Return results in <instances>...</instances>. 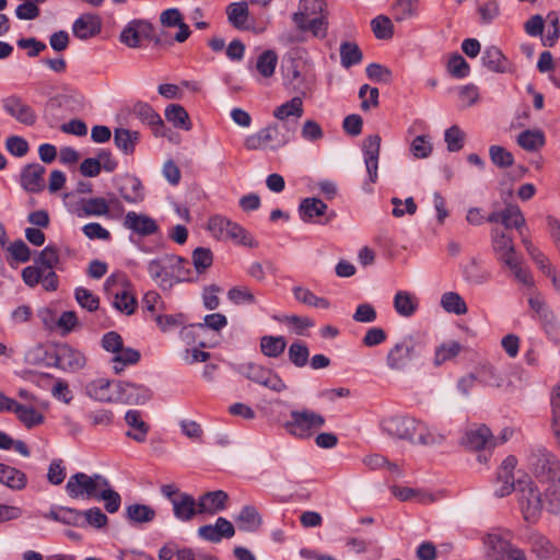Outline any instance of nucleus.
<instances>
[{
  "label": "nucleus",
  "mask_w": 560,
  "mask_h": 560,
  "mask_svg": "<svg viewBox=\"0 0 560 560\" xmlns=\"http://www.w3.org/2000/svg\"><path fill=\"white\" fill-rule=\"evenodd\" d=\"M527 469L540 483H560V459L545 446H534L526 456Z\"/></svg>",
  "instance_id": "f257e3e1"
},
{
  "label": "nucleus",
  "mask_w": 560,
  "mask_h": 560,
  "mask_svg": "<svg viewBox=\"0 0 560 560\" xmlns=\"http://www.w3.org/2000/svg\"><path fill=\"white\" fill-rule=\"evenodd\" d=\"M517 503L523 518L535 524L541 517L545 503L537 483L530 478L518 479L516 485Z\"/></svg>",
  "instance_id": "f03ea898"
},
{
  "label": "nucleus",
  "mask_w": 560,
  "mask_h": 560,
  "mask_svg": "<svg viewBox=\"0 0 560 560\" xmlns=\"http://www.w3.org/2000/svg\"><path fill=\"white\" fill-rule=\"evenodd\" d=\"M207 229L218 241H232L249 248L257 247L258 245L247 230L220 214H215L209 219Z\"/></svg>",
  "instance_id": "7ed1b4c3"
},
{
  "label": "nucleus",
  "mask_w": 560,
  "mask_h": 560,
  "mask_svg": "<svg viewBox=\"0 0 560 560\" xmlns=\"http://www.w3.org/2000/svg\"><path fill=\"white\" fill-rule=\"evenodd\" d=\"M290 420L284 422L283 428L287 432L299 439H308L314 432L322 429L325 423V417L311 409L292 410Z\"/></svg>",
  "instance_id": "20e7f679"
},
{
  "label": "nucleus",
  "mask_w": 560,
  "mask_h": 560,
  "mask_svg": "<svg viewBox=\"0 0 560 560\" xmlns=\"http://www.w3.org/2000/svg\"><path fill=\"white\" fill-rule=\"evenodd\" d=\"M421 355V343L413 336L400 338L387 352L386 365L389 370L404 372L410 362Z\"/></svg>",
  "instance_id": "39448f33"
},
{
  "label": "nucleus",
  "mask_w": 560,
  "mask_h": 560,
  "mask_svg": "<svg viewBox=\"0 0 560 560\" xmlns=\"http://www.w3.org/2000/svg\"><path fill=\"white\" fill-rule=\"evenodd\" d=\"M107 486V479L102 475L92 476L84 472H77L69 477L66 483V492L71 499H97L98 494Z\"/></svg>",
  "instance_id": "423d86ee"
},
{
  "label": "nucleus",
  "mask_w": 560,
  "mask_h": 560,
  "mask_svg": "<svg viewBox=\"0 0 560 560\" xmlns=\"http://www.w3.org/2000/svg\"><path fill=\"white\" fill-rule=\"evenodd\" d=\"M307 0H301L299 11L293 14V22L300 31H310L315 37L324 38L327 34V21L324 16L311 19Z\"/></svg>",
  "instance_id": "0eeeda50"
},
{
  "label": "nucleus",
  "mask_w": 560,
  "mask_h": 560,
  "mask_svg": "<svg viewBox=\"0 0 560 560\" xmlns=\"http://www.w3.org/2000/svg\"><path fill=\"white\" fill-rule=\"evenodd\" d=\"M486 545L489 560H527L523 550L498 535H488Z\"/></svg>",
  "instance_id": "6e6552de"
},
{
  "label": "nucleus",
  "mask_w": 560,
  "mask_h": 560,
  "mask_svg": "<svg viewBox=\"0 0 560 560\" xmlns=\"http://www.w3.org/2000/svg\"><path fill=\"white\" fill-rule=\"evenodd\" d=\"M56 366L66 372H78L86 364L85 354L68 343H61L55 351Z\"/></svg>",
  "instance_id": "1a4fd4ad"
},
{
  "label": "nucleus",
  "mask_w": 560,
  "mask_h": 560,
  "mask_svg": "<svg viewBox=\"0 0 560 560\" xmlns=\"http://www.w3.org/2000/svg\"><path fill=\"white\" fill-rule=\"evenodd\" d=\"M122 226L141 237L154 235L160 230L158 222L153 218L136 211H129L125 214Z\"/></svg>",
  "instance_id": "9d476101"
},
{
  "label": "nucleus",
  "mask_w": 560,
  "mask_h": 560,
  "mask_svg": "<svg viewBox=\"0 0 560 560\" xmlns=\"http://www.w3.org/2000/svg\"><path fill=\"white\" fill-rule=\"evenodd\" d=\"M517 465V459L515 456H508L502 464L500 465L497 471L495 486H494V494L499 498H503L512 493V491L516 490V485L513 471Z\"/></svg>",
  "instance_id": "9b49d317"
},
{
  "label": "nucleus",
  "mask_w": 560,
  "mask_h": 560,
  "mask_svg": "<svg viewBox=\"0 0 560 560\" xmlns=\"http://www.w3.org/2000/svg\"><path fill=\"white\" fill-rule=\"evenodd\" d=\"M153 27L144 20H132L121 31L119 39L129 48H138L143 39L152 36Z\"/></svg>",
  "instance_id": "f8f14e48"
},
{
  "label": "nucleus",
  "mask_w": 560,
  "mask_h": 560,
  "mask_svg": "<svg viewBox=\"0 0 560 560\" xmlns=\"http://www.w3.org/2000/svg\"><path fill=\"white\" fill-rule=\"evenodd\" d=\"M418 425V420L411 417L393 416L382 421V429L387 434L410 442L415 430Z\"/></svg>",
  "instance_id": "ddd939ff"
},
{
  "label": "nucleus",
  "mask_w": 560,
  "mask_h": 560,
  "mask_svg": "<svg viewBox=\"0 0 560 560\" xmlns=\"http://www.w3.org/2000/svg\"><path fill=\"white\" fill-rule=\"evenodd\" d=\"M295 127L290 124L273 122L262 128L267 148L277 151L285 147L293 139Z\"/></svg>",
  "instance_id": "4468645a"
},
{
  "label": "nucleus",
  "mask_w": 560,
  "mask_h": 560,
  "mask_svg": "<svg viewBox=\"0 0 560 560\" xmlns=\"http://www.w3.org/2000/svg\"><path fill=\"white\" fill-rule=\"evenodd\" d=\"M84 393L90 398L101 401L117 404L119 397L118 382H110L106 378H97L89 382L84 387Z\"/></svg>",
  "instance_id": "2eb2a0df"
},
{
  "label": "nucleus",
  "mask_w": 560,
  "mask_h": 560,
  "mask_svg": "<svg viewBox=\"0 0 560 560\" xmlns=\"http://www.w3.org/2000/svg\"><path fill=\"white\" fill-rule=\"evenodd\" d=\"M22 279L30 288L42 283L43 288L49 292L56 291L59 283L58 276L54 270L45 272V270L36 264L27 266L22 270Z\"/></svg>",
  "instance_id": "dca6fc26"
},
{
  "label": "nucleus",
  "mask_w": 560,
  "mask_h": 560,
  "mask_svg": "<svg viewBox=\"0 0 560 560\" xmlns=\"http://www.w3.org/2000/svg\"><path fill=\"white\" fill-rule=\"evenodd\" d=\"M2 107L8 115L25 126H33L36 122L35 110L19 96L3 98Z\"/></svg>",
  "instance_id": "f3484780"
},
{
  "label": "nucleus",
  "mask_w": 560,
  "mask_h": 560,
  "mask_svg": "<svg viewBox=\"0 0 560 560\" xmlns=\"http://www.w3.org/2000/svg\"><path fill=\"white\" fill-rule=\"evenodd\" d=\"M478 383L483 386H490L495 388H509L512 386V382L509 378L506 370L497 369L495 366L483 363L475 368Z\"/></svg>",
  "instance_id": "a211bd4d"
},
{
  "label": "nucleus",
  "mask_w": 560,
  "mask_h": 560,
  "mask_svg": "<svg viewBox=\"0 0 560 560\" xmlns=\"http://www.w3.org/2000/svg\"><path fill=\"white\" fill-rule=\"evenodd\" d=\"M119 397L117 404L142 405L152 397V390L140 384L118 381Z\"/></svg>",
  "instance_id": "6ab92c4d"
},
{
  "label": "nucleus",
  "mask_w": 560,
  "mask_h": 560,
  "mask_svg": "<svg viewBox=\"0 0 560 560\" xmlns=\"http://www.w3.org/2000/svg\"><path fill=\"white\" fill-rule=\"evenodd\" d=\"M363 154L369 180L375 183L377 180L378 158L381 152V137L371 135L363 142Z\"/></svg>",
  "instance_id": "aec40b11"
},
{
  "label": "nucleus",
  "mask_w": 560,
  "mask_h": 560,
  "mask_svg": "<svg viewBox=\"0 0 560 560\" xmlns=\"http://www.w3.org/2000/svg\"><path fill=\"white\" fill-rule=\"evenodd\" d=\"M234 534L233 524L224 517H219L214 524L203 525L198 529V535L211 542H219L222 538H231Z\"/></svg>",
  "instance_id": "412c9836"
},
{
  "label": "nucleus",
  "mask_w": 560,
  "mask_h": 560,
  "mask_svg": "<svg viewBox=\"0 0 560 560\" xmlns=\"http://www.w3.org/2000/svg\"><path fill=\"white\" fill-rule=\"evenodd\" d=\"M463 444L469 450L479 451L493 447L497 443L490 429L486 425H480L467 430Z\"/></svg>",
  "instance_id": "4be33fe9"
},
{
  "label": "nucleus",
  "mask_w": 560,
  "mask_h": 560,
  "mask_svg": "<svg viewBox=\"0 0 560 560\" xmlns=\"http://www.w3.org/2000/svg\"><path fill=\"white\" fill-rule=\"evenodd\" d=\"M101 30L102 21L96 14H82L72 25L73 35L82 40L98 35Z\"/></svg>",
  "instance_id": "5701e85b"
},
{
  "label": "nucleus",
  "mask_w": 560,
  "mask_h": 560,
  "mask_svg": "<svg viewBox=\"0 0 560 560\" xmlns=\"http://www.w3.org/2000/svg\"><path fill=\"white\" fill-rule=\"evenodd\" d=\"M420 301L418 296L409 291L399 290L393 299L395 312L404 318L412 317L419 310Z\"/></svg>",
  "instance_id": "b1692460"
},
{
  "label": "nucleus",
  "mask_w": 560,
  "mask_h": 560,
  "mask_svg": "<svg viewBox=\"0 0 560 560\" xmlns=\"http://www.w3.org/2000/svg\"><path fill=\"white\" fill-rule=\"evenodd\" d=\"M528 542L533 553L539 560H560V550L544 535L532 534L528 537Z\"/></svg>",
  "instance_id": "393cba45"
},
{
  "label": "nucleus",
  "mask_w": 560,
  "mask_h": 560,
  "mask_svg": "<svg viewBox=\"0 0 560 560\" xmlns=\"http://www.w3.org/2000/svg\"><path fill=\"white\" fill-rule=\"evenodd\" d=\"M45 167L38 163L24 167L21 174V184L24 189L31 192H39L44 189Z\"/></svg>",
  "instance_id": "a878e982"
},
{
  "label": "nucleus",
  "mask_w": 560,
  "mask_h": 560,
  "mask_svg": "<svg viewBox=\"0 0 560 560\" xmlns=\"http://www.w3.org/2000/svg\"><path fill=\"white\" fill-rule=\"evenodd\" d=\"M172 506L174 516L180 522H189L199 514L198 501L186 492L173 500Z\"/></svg>",
  "instance_id": "bb28decb"
},
{
  "label": "nucleus",
  "mask_w": 560,
  "mask_h": 560,
  "mask_svg": "<svg viewBox=\"0 0 560 560\" xmlns=\"http://www.w3.org/2000/svg\"><path fill=\"white\" fill-rule=\"evenodd\" d=\"M304 114L303 98L301 96H294L291 100L282 103L277 106L272 116L280 124H289L290 118H294L295 120L300 119Z\"/></svg>",
  "instance_id": "cd10ccee"
},
{
  "label": "nucleus",
  "mask_w": 560,
  "mask_h": 560,
  "mask_svg": "<svg viewBox=\"0 0 560 560\" xmlns=\"http://www.w3.org/2000/svg\"><path fill=\"white\" fill-rule=\"evenodd\" d=\"M228 493L222 490L210 491L198 499L199 514L213 515L225 509Z\"/></svg>",
  "instance_id": "c85d7f7f"
},
{
  "label": "nucleus",
  "mask_w": 560,
  "mask_h": 560,
  "mask_svg": "<svg viewBox=\"0 0 560 560\" xmlns=\"http://www.w3.org/2000/svg\"><path fill=\"white\" fill-rule=\"evenodd\" d=\"M135 115L148 124L155 137H163L164 122L161 116L147 103H137L133 108Z\"/></svg>",
  "instance_id": "c756f323"
},
{
  "label": "nucleus",
  "mask_w": 560,
  "mask_h": 560,
  "mask_svg": "<svg viewBox=\"0 0 560 560\" xmlns=\"http://www.w3.org/2000/svg\"><path fill=\"white\" fill-rule=\"evenodd\" d=\"M79 218L82 217H109V203L103 197L82 199L75 210Z\"/></svg>",
  "instance_id": "7c9ffc66"
},
{
  "label": "nucleus",
  "mask_w": 560,
  "mask_h": 560,
  "mask_svg": "<svg viewBox=\"0 0 560 560\" xmlns=\"http://www.w3.org/2000/svg\"><path fill=\"white\" fill-rule=\"evenodd\" d=\"M444 439L445 436L438 430L418 420V425L410 442L423 446H434L442 444Z\"/></svg>",
  "instance_id": "2f4dec72"
},
{
  "label": "nucleus",
  "mask_w": 560,
  "mask_h": 560,
  "mask_svg": "<svg viewBox=\"0 0 560 560\" xmlns=\"http://www.w3.org/2000/svg\"><path fill=\"white\" fill-rule=\"evenodd\" d=\"M126 423L131 428L127 436L136 442H144L149 432V425L143 421L140 411L128 410L125 416Z\"/></svg>",
  "instance_id": "473e14b6"
},
{
  "label": "nucleus",
  "mask_w": 560,
  "mask_h": 560,
  "mask_svg": "<svg viewBox=\"0 0 560 560\" xmlns=\"http://www.w3.org/2000/svg\"><path fill=\"white\" fill-rule=\"evenodd\" d=\"M481 61L492 72L503 73L509 67L506 58L495 46H489L483 50Z\"/></svg>",
  "instance_id": "72a5a7b5"
},
{
  "label": "nucleus",
  "mask_w": 560,
  "mask_h": 560,
  "mask_svg": "<svg viewBox=\"0 0 560 560\" xmlns=\"http://www.w3.org/2000/svg\"><path fill=\"white\" fill-rule=\"evenodd\" d=\"M463 275L471 284H485L491 279V272L483 268L477 258H471L464 267Z\"/></svg>",
  "instance_id": "f704fd0d"
},
{
  "label": "nucleus",
  "mask_w": 560,
  "mask_h": 560,
  "mask_svg": "<svg viewBox=\"0 0 560 560\" xmlns=\"http://www.w3.org/2000/svg\"><path fill=\"white\" fill-rule=\"evenodd\" d=\"M118 190L124 200L129 203H138L143 199L141 182L135 176H125Z\"/></svg>",
  "instance_id": "c9c22d12"
},
{
  "label": "nucleus",
  "mask_w": 560,
  "mask_h": 560,
  "mask_svg": "<svg viewBox=\"0 0 560 560\" xmlns=\"http://www.w3.org/2000/svg\"><path fill=\"white\" fill-rule=\"evenodd\" d=\"M420 0H396L392 5V14L396 22L416 19L419 14Z\"/></svg>",
  "instance_id": "e433bc0d"
},
{
  "label": "nucleus",
  "mask_w": 560,
  "mask_h": 560,
  "mask_svg": "<svg viewBox=\"0 0 560 560\" xmlns=\"http://www.w3.org/2000/svg\"><path fill=\"white\" fill-rule=\"evenodd\" d=\"M0 482L10 489L22 490L26 486V476L15 467L0 464Z\"/></svg>",
  "instance_id": "4c0bfd02"
},
{
  "label": "nucleus",
  "mask_w": 560,
  "mask_h": 560,
  "mask_svg": "<svg viewBox=\"0 0 560 560\" xmlns=\"http://www.w3.org/2000/svg\"><path fill=\"white\" fill-rule=\"evenodd\" d=\"M226 15L230 24L237 30L247 28L249 16L248 4L245 1L233 2L226 7Z\"/></svg>",
  "instance_id": "58836bf2"
},
{
  "label": "nucleus",
  "mask_w": 560,
  "mask_h": 560,
  "mask_svg": "<svg viewBox=\"0 0 560 560\" xmlns=\"http://www.w3.org/2000/svg\"><path fill=\"white\" fill-rule=\"evenodd\" d=\"M327 210V205L318 198H305L301 201L299 213L304 222H311L316 217H322Z\"/></svg>",
  "instance_id": "ea45409f"
},
{
  "label": "nucleus",
  "mask_w": 560,
  "mask_h": 560,
  "mask_svg": "<svg viewBox=\"0 0 560 560\" xmlns=\"http://www.w3.org/2000/svg\"><path fill=\"white\" fill-rule=\"evenodd\" d=\"M165 118L175 128L190 130L192 125L187 110L179 104H170L165 108Z\"/></svg>",
  "instance_id": "a19ab883"
},
{
  "label": "nucleus",
  "mask_w": 560,
  "mask_h": 560,
  "mask_svg": "<svg viewBox=\"0 0 560 560\" xmlns=\"http://www.w3.org/2000/svg\"><path fill=\"white\" fill-rule=\"evenodd\" d=\"M551 422L550 429L556 444L560 447V383L555 385L550 394Z\"/></svg>",
  "instance_id": "79ce46f5"
},
{
  "label": "nucleus",
  "mask_w": 560,
  "mask_h": 560,
  "mask_svg": "<svg viewBox=\"0 0 560 560\" xmlns=\"http://www.w3.org/2000/svg\"><path fill=\"white\" fill-rule=\"evenodd\" d=\"M238 528L245 532H255L261 525V516L256 508L246 505L236 517Z\"/></svg>",
  "instance_id": "37998d69"
},
{
  "label": "nucleus",
  "mask_w": 560,
  "mask_h": 560,
  "mask_svg": "<svg viewBox=\"0 0 560 560\" xmlns=\"http://www.w3.org/2000/svg\"><path fill=\"white\" fill-rule=\"evenodd\" d=\"M287 348V340L282 336H262L260 338V351L268 358L280 357Z\"/></svg>",
  "instance_id": "c03bdc74"
},
{
  "label": "nucleus",
  "mask_w": 560,
  "mask_h": 560,
  "mask_svg": "<svg viewBox=\"0 0 560 560\" xmlns=\"http://www.w3.org/2000/svg\"><path fill=\"white\" fill-rule=\"evenodd\" d=\"M126 517L133 524L149 523L154 520L155 511L150 505L135 503L126 508Z\"/></svg>",
  "instance_id": "a18cd8bd"
},
{
  "label": "nucleus",
  "mask_w": 560,
  "mask_h": 560,
  "mask_svg": "<svg viewBox=\"0 0 560 560\" xmlns=\"http://www.w3.org/2000/svg\"><path fill=\"white\" fill-rule=\"evenodd\" d=\"M114 141L117 148L125 154H131L139 141V132L125 128H117L114 132Z\"/></svg>",
  "instance_id": "49530a36"
},
{
  "label": "nucleus",
  "mask_w": 560,
  "mask_h": 560,
  "mask_svg": "<svg viewBox=\"0 0 560 560\" xmlns=\"http://www.w3.org/2000/svg\"><path fill=\"white\" fill-rule=\"evenodd\" d=\"M18 419L28 429L40 425L44 422V416L32 406L16 402L13 411Z\"/></svg>",
  "instance_id": "de8ad7c7"
},
{
  "label": "nucleus",
  "mask_w": 560,
  "mask_h": 560,
  "mask_svg": "<svg viewBox=\"0 0 560 560\" xmlns=\"http://www.w3.org/2000/svg\"><path fill=\"white\" fill-rule=\"evenodd\" d=\"M492 248L498 258L515 252L513 238L505 232L493 229L491 232Z\"/></svg>",
  "instance_id": "09e8293b"
},
{
  "label": "nucleus",
  "mask_w": 560,
  "mask_h": 560,
  "mask_svg": "<svg viewBox=\"0 0 560 560\" xmlns=\"http://www.w3.org/2000/svg\"><path fill=\"white\" fill-rule=\"evenodd\" d=\"M139 360V351L122 346L112 359L114 372L119 374L127 365L136 364Z\"/></svg>",
  "instance_id": "8fccbe9b"
},
{
  "label": "nucleus",
  "mask_w": 560,
  "mask_h": 560,
  "mask_svg": "<svg viewBox=\"0 0 560 560\" xmlns=\"http://www.w3.org/2000/svg\"><path fill=\"white\" fill-rule=\"evenodd\" d=\"M293 295L296 301L317 308H324L327 310L330 307V303L327 299L320 298L315 295L311 290L302 288V287H294Z\"/></svg>",
  "instance_id": "3c124183"
},
{
  "label": "nucleus",
  "mask_w": 560,
  "mask_h": 560,
  "mask_svg": "<svg viewBox=\"0 0 560 560\" xmlns=\"http://www.w3.org/2000/svg\"><path fill=\"white\" fill-rule=\"evenodd\" d=\"M517 143L527 151H537L545 145V135L541 130H525L517 137Z\"/></svg>",
  "instance_id": "603ef678"
},
{
  "label": "nucleus",
  "mask_w": 560,
  "mask_h": 560,
  "mask_svg": "<svg viewBox=\"0 0 560 560\" xmlns=\"http://www.w3.org/2000/svg\"><path fill=\"white\" fill-rule=\"evenodd\" d=\"M502 225L505 229H516L521 230L525 226V218L516 205H508L502 210Z\"/></svg>",
  "instance_id": "864d4df0"
},
{
  "label": "nucleus",
  "mask_w": 560,
  "mask_h": 560,
  "mask_svg": "<svg viewBox=\"0 0 560 560\" xmlns=\"http://www.w3.org/2000/svg\"><path fill=\"white\" fill-rule=\"evenodd\" d=\"M441 306L447 313L464 315L468 308L463 298L456 292H446L441 296Z\"/></svg>",
  "instance_id": "5fc2aeb1"
},
{
  "label": "nucleus",
  "mask_w": 560,
  "mask_h": 560,
  "mask_svg": "<svg viewBox=\"0 0 560 560\" xmlns=\"http://www.w3.org/2000/svg\"><path fill=\"white\" fill-rule=\"evenodd\" d=\"M362 58V51L355 43L345 42L340 45V59L345 68L360 63Z\"/></svg>",
  "instance_id": "6e6d98bb"
},
{
  "label": "nucleus",
  "mask_w": 560,
  "mask_h": 560,
  "mask_svg": "<svg viewBox=\"0 0 560 560\" xmlns=\"http://www.w3.org/2000/svg\"><path fill=\"white\" fill-rule=\"evenodd\" d=\"M34 262L42 267L45 272L54 270L59 264V250L56 246H46L35 258Z\"/></svg>",
  "instance_id": "4d7b16f0"
},
{
  "label": "nucleus",
  "mask_w": 560,
  "mask_h": 560,
  "mask_svg": "<svg viewBox=\"0 0 560 560\" xmlns=\"http://www.w3.org/2000/svg\"><path fill=\"white\" fill-rule=\"evenodd\" d=\"M288 357L292 364L296 368H303L306 365L310 351L307 346L303 341H294L289 346Z\"/></svg>",
  "instance_id": "13d9d810"
},
{
  "label": "nucleus",
  "mask_w": 560,
  "mask_h": 560,
  "mask_svg": "<svg viewBox=\"0 0 560 560\" xmlns=\"http://www.w3.org/2000/svg\"><path fill=\"white\" fill-rule=\"evenodd\" d=\"M372 31L377 39H389L394 35V24L386 15H377L371 21Z\"/></svg>",
  "instance_id": "bf43d9fd"
},
{
  "label": "nucleus",
  "mask_w": 560,
  "mask_h": 560,
  "mask_svg": "<svg viewBox=\"0 0 560 560\" xmlns=\"http://www.w3.org/2000/svg\"><path fill=\"white\" fill-rule=\"evenodd\" d=\"M114 301L113 306L121 313L126 315H130L135 312L137 306V301L132 294H130L127 290H119L113 293Z\"/></svg>",
  "instance_id": "052dcab7"
},
{
  "label": "nucleus",
  "mask_w": 560,
  "mask_h": 560,
  "mask_svg": "<svg viewBox=\"0 0 560 560\" xmlns=\"http://www.w3.org/2000/svg\"><path fill=\"white\" fill-rule=\"evenodd\" d=\"M462 346L457 341H448L436 348L433 363L435 366L455 358L460 352Z\"/></svg>",
  "instance_id": "680f3d73"
},
{
  "label": "nucleus",
  "mask_w": 560,
  "mask_h": 560,
  "mask_svg": "<svg viewBox=\"0 0 560 560\" xmlns=\"http://www.w3.org/2000/svg\"><path fill=\"white\" fill-rule=\"evenodd\" d=\"M278 57L275 51L266 50L257 59L256 69L264 78H270L276 70Z\"/></svg>",
  "instance_id": "e2e57ef3"
},
{
  "label": "nucleus",
  "mask_w": 560,
  "mask_h": 560,
  "mask_svg": "<svg viewBox=\"0 0 560 560\" xmlns=\"http://www.w3.org/2000/svg\"><path fill=\"white\" fill-rule=\"evenodd\" d=\"M528 305L539 322L553 313V311L546 303L542 295L536 290L530 292L528 296Z\"/></svg>",
  "instance_id": "0e129e2a"
},
{
  "label": "nucleus",
  "mask_w": 560,
  "mask_h": 560,
  "mask_svg": "<svg viewBox=\"0 0 560 560\" xmlns=\"http://www.w3.org/2000/svg\"><path fill=\"white\" fill-rule=\"evenodd\" d=\"M279 320L288 325L296 335H304V331L314 326V322L306 316L284 315Z\"/></svg>",
  "instance_id": "69168bd1"
},
{
  "label": "nucleus",
  "mask_w": 560,
  "mask_h": 560,
  "mask_svg": "<svg viewBox=\"0 0 560 560\" xmlns=\"http://www.w3.org/2000/svg\"><path fill=\"white\" fill-rule=\"evenodd\" d=\"M191 260L197 273H202L212 265L213 255L209 248L198 247L192 252Z\"/></svg>",
  "instance_id": "338daca9"
},
{
  "label": "nucleus",
  "mask_w": 560,
  "mask_h": 560,
  "mask_svg": "<svg viewBox=\"0 0 560 560\" xmlns=\"http://www.w3.org/2000/svg\"><path fill=\"white\" fill-rule=\"evenodd\" d=\"M541 327L548 339L560 347V319L555 313L540 320Z\"/></svg>",
  "instance_id": "774afa93"
}]
</instances>
